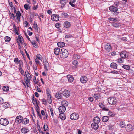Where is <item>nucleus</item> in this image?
<instances>
[{
    "label": "nucleus",
    "instance_id": "64",
    "mask_svg": "<svg viewBox=\"0 0 134 134\" xmlns=\"http://www.w3.org/2000/svg\"><path fill=\"white\" fill-rule=\"evenodd\" d=\"M121 40L123 41H127V39L126 37H123L122 38Z\"/></svg>",
    "mask_w": 134,
    "mask_h": 134
},
{
    "label": "nucleus",
    "instance_id": "13",
    "mask_svg": "<svg viewBox=\"0 0 134 134\" xmlns=\"http://www.w3.org/2000/svg\"><path fill=\"white\" fill-rule=\"evenodd\" d=\"M67 77L69 82H72L73 81V77L71 75H68L67 76Z\"/></svg>",
    "mask_w": 134,
    "mask_h": 134
},
{
    "label": "nucleus",
    "instance_id": "49",
    "mask_svg": "<svg viewBox=\"0 0 134 134\" xmlns=\"http://www.w3.org/2000/svg\"><path fill=\"white\" fill-rule=\"evenodd\" d=\"M48 62L47 61H46L45 62V64H44V67L45 69L47 70V67L48 66Z\"/></svg>",
    "mask_w": 134,
    "mask_h": 134
},
{
    "label": "nucleus",
    "instance_id": "25",
    "mask_svg": "<svg viewBox=\"0 0 134 134\" xmlns=\"http://www.w3.org/2000/svg\"><path fill=\"white\" fill-rule=\"evenodd\" d=\"M108 117L107 116H103L102 118V121L103 122H107L108 120Z\"/></svg>",
    "mask_w": 134,
    "mask_h": 134
},
{
    "label": "nucleus",
    "instance_id": "6",
    "mask_svg": "<svg viewBox=\"0 0 134 134\" xmlns=\"http://www.w3.org/2000/svg\"><path fill=\"white\" fill-rule=\"evenodd\" d=\"M59 16L56 14H53L52 15L51 17V19L54 21H57L59 19Z\"/></svg>",
    "mask_w": 134,
    "mask_h": 134
},
{
    "label": "nucleus",
    "instance_id": "37",
    "mask_svg": "<svg viewBox=\"0 0 134 134\" xmlns=\"http://www.w3.org/2000/svg\"><path fill=\"white\" fill-rule=\"evenodd\" d=\"M2 106L4 108H7L9 105V104L7 102H5V103L3 102L2 104Z\"/></svg>",
    "mask_w": 134,
    "mask_h": 134
},
{
    "label": "nucleus",
    "instance_id": "36",
    "mask_svg": "<svg viewBox=\"0 0 134 134\" xmlns=\"http://www.w3.org/2000/svg\"><path fill=\"white\" fill-rule=\"evenodd\" d=\"M80 57V55L78 54H75L73 55V57L76 59H79Z\"/></svg>",
    "mask_w": 134,
    "mask_h": 134
},
{
    "label": "nucleus",
    "instance_id": "45",
    "mask_svg": "<svg viewBox=\"0 0 134 134\" xmlns=\"http://www.w3.org/2000/svg\"><path fill=\"white\" fill-rule=\"evenodd\" d=\"M10 16L12 19L14 20L15 19V17L14 14L12 13L10 14Z\"/></svg>",
    "mask_w": 134,
    "mask_h": 134
},
{
    "label": "nucleus",
    "instance_id": "14",
    "mask_svg": "<svg viewBox=\"0 0 134 134\" xmlns=\"http://www.w3.org/2000/svg\"><path fill=\"white\" fill-rule=\"evenodd\" d=\"M16 16L17 19L19 21H20V18L21 16V14L20 12L19 11L17 12L16 14Z\"/></svg>",
    "mask_w": 134,
    "mask_h": 134
},
{
    "label": "nucleus",
    "instance_id": "16",
    "mask_svg": "<svg viewBox=\"0 0 134 134\" xmlns=\"http://www.w3.org/2000/svg\"><path fill=\"white\" fill-rule=\"evenodd\" d=\"M92 127L95 130H96L98 128V124L94 123H92L91 125Z\"/></svg>",
    "mask_w": 134,
    "mask_h": 134
},
{
    "label": "nucleus",
    "instance_id": "3",
    "mask_svg": "<svg viewBox=\"0 0 134 134\" xmlns=\"http://www.w3.org/2000/svg\"><path fill=\"white\" fill-rule=\"evenodd\" d=\"M9 123L8 120L6 118H3L0 119V124L2 125L6 126Z\"/></svg>",
    "mask_w": 134,
    "mask_h": 134
},
{
    "label": "nucleus",
    "instance_id": "23",
    "mask_svg": "<svg viewBox=\"0 0 134 134\" xmlns=\"http://www.w3.org/2000/svg\"><path fill=\"white\" fill-rule=\"evenodd\" d=\"M59 116L60 118L62 120H65L66 118L65 115L63 113H60Z\"/></svg>",
    "mask_w": 134,
    "mask_h": 134
},
{
    "label": "nucleus",
    "instance_id": "4",
    "mask_svg": "<svg viewBox=\"0 0 134 134\" xmlns=\"http://www.w3.org/2000/svg\"><path fill=\"white\" fill-rule=\"evenodd\" d=\"M78 118V114L76 113H73L70 115V118L72 120H76Z\"/></svg>",
    "mask_w": 134,
    "mask_h": 134
},
{
    "label": "nucleus",
    "instance_id": "47",
    "mask_svg": "<svg viewBox=\"0 0 134 134\" xmlns=\"http://www.w3.org/2000/svg\"><path fill=\"white\" fill-rule=\"evenodd\" d=\"M36 57L39 60H42V56L40 54H37L36 56Z\"/></svg>",
    "mask_w": 134,
    "mask_h": 134
},
{
    "label": "nucleus",
    "instance_id": "31",
    "mask_svg": "<svg viewBox=\"0 0 134 134\" xmlns=\"http://www.w3.org/2000/svg\"><path fill=\"white\" fill-rule=\"evenodd\" d=\"M56 97L58 99H60L62 97V96L61 93L59 92H57L56 94Z\"/></svg>",
    "mask_w": 134,
    "mask_h": 134
},
{
    "label": "nucleus",
    "instance_id": "57",
    "mask_svg": "<svg viewBox=\"0 0 134 134\" xmlns=\"http://www.w3.org/2000/svg\"><path fill=\"white\" fill-rule=\"evenodd\" d=\"M61 15L64 16L65 18L67 17L68 16V15L66 13H61Z\"/></svg>",
    "mask_w": 134,
    "mask_h": 134
},
{
    "label": "nucleus",
    "instance_id": "54",
    "mask_svg": "<svg viewBox=\"0 0 134 134\" xmlns=\"http://www.w3.org/2000/svg\"><path fill=\"white\" fill-rule=\"evenodd\" d=\"M99 105L100 108H103L105 106V105L101 103H99Z\"/></svg>",
    "mask_w": 134,
    "mask_h": 134
},
{
    "label": "nucleus",
    "instance_id": "38",
    "mask_svg": "<svg viewBox=\"0 0 134 134\" xmlns=\"http://www.w3.org/2000/svg\"><path fill=\"white\" fill-rule=\"evenodd\" d=\"M47 96V100L48 101V103L49 104H51L52 102V99L51 97V95Z\"/></svg>",
    "mask_w": 134,
    "mask_h": 134
},
{
    "label": "nucleus",
    "instance_id": "42",
    "mask_svg": "<svg viewBox=\"0 0 134 134\" xmlns=\"http://www.w3.org/2000/svg\"><path fill=\"white\" fill-rule=\"evenodd\" d=\"M25 83L27 85V87H28V84L29 83L30 79H29L26 78L25 79Z\"/></svg>",
    "mask_w": 134,
    "mask_h": 134
},
{
    "label": "nucleus",
    "instance_id": "52",
    "mask_svg": "<svg viewBox=\"0 0 134 134\" xmlns=\"http://www.w3.org/2000/svg\"><path fill=\"white\" fill-rule=\"evenodd\" d=\"M14 61L17 64H18L19 63V61L17 58H15L14 59Z\"/></svg>",
    "mask_w": 134,
    "mask_h": 134
},
{
    "label": "nucleus",
    "instance_id": "39",
    "mask_svg": "<svg viewBox=\"0 0 134 134\" xmlns=\"http://www.w3.org/2000/svg\"><path fill=\"white\" fill-rule=\"evenodd\" d=\"M120 126L121 128H123L125 126V124L124 122H121L120 124Z\"/></svg>",
    "mask_w": 134,
    "mask_h": 134
},
{
    "label": "nucleus",
    "instance_id": "44",
    "mask_svg": "<svg viewBox=\"0 0 134 134\" xmlns=\"http://www.w3.org/2000/svg\"><path fill=\"white\" fill-rule=\"evenodd\" d=\"M122 67L124 69L127 70L129 69L130 67L129 65H123Z\"/></svg>",
    "mask_w": 134,
    "mask_h": 134
},
{
    "label": "nucleus",
    "instance_id": "48",
    "mask_svg": "<svg viewBox=\"0 0 134 134\" xmlns=\"http://www.w3.org/2000/svg\"><path fill=\"white\" fill-rule=\"evenodd\" d=\"M118 63H122L124 62V60L121 58H119L117 60Z\"/></svg>",
    "mask_w": 134,
    "mask_h": 134
},
{
    "label": "nucleus",
    "instance_id": "58",
    "mask_svg": "<svg viewBox=\"0 0 134 134\" xmlns=\"http://www.w3.org/2000/svg\"><path fill=\"white\" fill-rule=\"evenodd\" d=\"M55 27L57 28H59L60 27V24L59 23H57L55 25Z\"/></svg>",
    "mask_w": 134,
    "mask_h": 134
},
{
    "label": "nucleus",
    "instance_id": "34",
    "mask_svg": "<svg viewBox=\"0 0 134 134\" xmlns=\"http://www.w3.org/2000/svg\"><path fill=\"white\" fill-rule=\"evenodd\" d=\"M93 97L94 98L96 99H99L100 98V96L99 94L96 93L94 94Z\"/></svg>",
    "mask_w": 134,
    "mask_h": 134
},
{
    "label": "nucleus",
    "instance_id": "35",
    "mask_svg": "<svg viewBox=\"0 0 134 134\" xmlns=\"http://www.w3.org/2000/svg\"><path fill=\"white\" fill-rule=\"evenodd\" d=\"M9 87L7 86H4L3 87V90L4 91H7L9 90Z\"/></svg>",
    "mask_w": 134,
    "mask_h": 134
},
{
    "label": "nucleus",
    "instance_id": "32",
    "mask_svg": "<svg viewBox=\"0 0 134 134\" xmlns=\"http://www.w3.org/2000/svg\"><path fill=\"white\" fill-rule=\"evenodd\" d=\"M67 0H60V3L63 5L64 6L67 2Z\"/></svg>",
    "mask_w": 134,
    "mask_h": 134
},
{
    "label": "nucleus",
    "instance_id": "1",
    "mask_svg": "<svg viewBox=\"0 0 134 134\" xmlns=\"http://www.w3.org/2000/svg\"><path fill=\"white\" fill-rule=\"evenodd\" d=\"M68 52L66 49L64 48L61 49L60 56L62 58H65L68 56Z\"/></svg>",
    "mask_w": 134,
    "mask_h": 134
},
{
    "label": "nucleus",
    "instance_id": "12",
    "mask_svg": "<svg viewBox=\"0 0 134 134\" xmlns=\"http://www.w3.org/2000/svg\"><path fill=\"white\" fill-rule=\"evenodd\" d=\"M54 52L55 55H59L61 52L60 49L58 47L56 48L54 50Z\"/></svg>",
    "mask_w": 134,
    "mask_h": 134
},
{
    "label": "nucleus",
    "instance_id": "9",
    "mask_svg": "<svg viewBox=\"0 0 134 134\" xmlns=\"http://www.w3.org/2000/svg\"><path fill=\"white\" fill-rule=\"evenodd\" d=\"M120 55L121 58L124 59L127 58L128 56L127 53L125 51L122 52L120 54Z\"/></svg>",
    "mask_w": 134,
    "mask_h": 134
},
{
    "label": "nucleus",
    "instance_id": "26",
    "mask_svg": "<svg viewBox=\"0 0 134 134\" xmlns=\"http://www.w3.org/2000/svg\"><path fill=\"white\" fill-rule=\"evenodd\" d=\"M61 105L62 106H64L65 107L67 106L68 105V102L66 100L62 101L61 102Z\"/></svg>",
    "mask_w": 134,
    "mask_h": 134
},
{
    "label": "nucleus",
    "instance_id": "2",
    "mask_svg": "<svg viewBox=\"0 0 134 134\" xmlns=\"http://www.w3.org/2000/svg\"><path fill=\"white\" fill-rule=\"evenodd\" d=\"M108 102L109 104L113 105H115L117 103L116 98L113 97H110L108 98Z\"/></svg>",
    "mask_w": 134,
    "mask_h": 134
},
{
    "label": "nucleus",
    "instance_id": "15",
    "mask_svg": "<svg viewBox=\"0 0 134 134\" xmlns=\"http://www.w3.org/2000/svg\"><path fill=\"white\" fill-rule=\"evenodd\" d=\"M109 9L110 11L112 12H115L118 10L117 8L113 6H111L109 7Z\"/></svg>",
    "mask_w": 134,
    "mask_h": 134
},
{
    "label": "nucleus",
    "instance_id": "53",
    "mask_svg": "<svg viewBox=\"0 0 134 134\" xmlns=\"http://www.w3.org/2000/svg\"><path fill=\"white\" fill-rule=\"evenodd\" d=\"M36 111L37 112V114L39 116V118L40 119L41 118V115L40 114V113L39 112V111L38 110V109L37 108L36 109Z\"/></svg>",
    "mask_w": 134,
    "mask_h": 134
},
{
    "label": "nucleus",
    "instance_id": "30",
    "mask_svg": "<svg viewBox=\"0 0 134 134\" xmlns=\"http://www.w3.org/2000/svg\"><path fill=\"white\" fill-rule=\"evenodd\" d=\"M108 115L111 117H114L115 115L114 113L110 111H109L108 113Z\"/></svg>",
    "mask_w": 134,
    "mask_h": 134
},
{
    "label": "nucleus",
    "instance_id": "21",
    "mask_svg": "<svg viewBox=\"0 0 134 134\" xmlns=\"http://www.w3.org/2000/svg\"><path fill=\"white\" fill-rule=\"evenodd\" d=\"M64 25L65 27L66 28H68L70 27L71 25L70 22L66 21L64 23Z\"/></svg>",
    "mask_w": 134,
    "mask_h": 134
},
{
    "label": "nucleus",
    "instance_id": "11",
    "mask_svg": "<svg viewBox=\"0 0 134 134\" xmlns=\"http://www.w3.org/2000/svg\"><path fill=\"white\" fill-rule=\"evenodd\" d=\"M64 96L66 97H68L70 94V92L69 91L65 90L63 91V93Z\"/></svg>",
    "mask_w": 134,
    "mask_h": 134
},
{
    "label": "nucleus",
    "instance_id": "28",
    "mask_svg": "<svg viewBox=\"0 0 134 134\" xmlns=\"http://www.w3.org/2000/svg\"><path fill=\"white\" fill-rule=\"evenodd\" d=\"M29 130L27 129H26L25 127H23L21 129V132L23 133H27Z\"/></svg>",
    "mask_w": 134,
    "mask_h": 134
},
{
    "label": "nucleus",
    "instance_id": "40",
    "mask_svg": "<svg viewBox=\"0 0 134 134\" xmlns=\"http://www.w3.org/2000/svg\"><path fill=\"white\" fill-rule=\"evenodd\" d=\"M5 40L6 42H9L11 40L10 38L8 36H6L5 37Z\"/></svg>",
    "mask_w": 134,
    "mask_h": 134
},
{
    "label": "nucleus",
    "instance_id": "27",
    "mask_svg": "<svg viewBox=\"0 0 134 134\" xmlns=\"http://www.w3.org/2000/svg\"><path fill=\"white\" fill-rule=\"evenodd\" d=\"M29 120L27 118H25L23 119L22 123L24 124H26L29 122Z\"/></svg>",
    "mask_w": 134,
    "mask_h": 134
},
{
    "label": "nucleus",
    "instance_id": "20",
    "mask_svg": "<svg viewBox=\"0 0 134 134\" xmlns=\"http://www.w3.org/2000/svg\"><path fill=\"white\" fill-rule=\"evenodd\" d=\"M108 20L110 21H118V19L117 18H112L110 17L108 18Z\"/></svg>",
    "mask_w": 134,
    "mask_h": 134
},
{
    "label": "nucleus",
    "instance_id": "29",
    "mask_svg": "<svg viewBox=\"0 0 134 134\" xmlns=\"http://www.w3.org/2000/svg\"><path fill=\"white\" fill-rule=\"evenodd\" d=\"M23 40V39L22 38V36L21 35H19L18 36V38L17 39V42L18 44L19 43V41L20 43H22V40Z\"/></svg>",
    "mask_w": 134,
    "mask_h": 134
},
{
    "label": "nucleus",
    "instance_id": "18",
    "mask_svg": "<svg viewBox=\"0 0 134 134\" xmlns=\"http://www.w3.org/2000/svg\"><path fill=\"white\" fill-rule=\"evenodd\" d=\"M100 121V118L98 116H96L94 117L93 119V121L94 123L98 124Z\"/></svg>",
    "mask_w": 134,
    "mask_h": 134
},
{
    "label": "nucleus",
    "instance_id": "59",
    "mask_svg": "<svg viewBox=\"0 0 134 134\" xmlns=\"http://www.w3.org/2000/svg\"><path fill=\"white\" fill-rule=\"evenodd\" d=\"M19 69V70L20 71L21 74H22L24 73V71L22 69L21 66L20 67Z\"/></svg>",
    "mask_w": 134,
    "mask_h": 134
},
{
    "label": "nucleus",
    "instance_id": "55",
    "mask_svg": "<svg viewBox=\"0 0 134 134\" xmlns=\"http://www.w3.org/2000/svg\"><path fill=\"white\" fill-rule=\"evenodd\" d=\"M29 6H30V5L29 4H25L24 5V7L25 9L26 10H28V7H29Z\"/></svg>",
    "mask_w": 134,
    "mask_h": 134
},
{
    "label": "nucleus",
    "instance_id": "10",
    "mask_svg": "<svg viewBox=\"0 0 134 134\" xmlns=\"http://www.w3.org/2000/svg\"><path fill=\"white\" fill-rule=\"evenodd\" d=\"M64 106L62 105L60 106L58 108V110L59 112L63 113L66 110V108Z\"/></svg>",
    "mask_w": 134,
    "mask_h": 134
},
{
    "label": "nucleus",
    "instance_id": "19",
    "mask_svg": "<svg viewBox=\"0 0 134 134\" xmlns=\"http://www.w3.org/2000/svg\"><path fill=\"white\" fill-rule=\"evenodd\" d=\"M112 25L114 27H119L120 26V23L115 22H113L112 23Z\"/></svg>",
    "mask_w": 134,
    "mask_h": 134
},
{
    "label": "nucleus",
    "instance_id": "56",
    "mask_svg": "<svg viewBox=\"0 0 134 134\" xmlns=\"http://www.w3.org/2000/svg\"><path fill=\"white\" fill-rule=\"evenodd\" d=\"M78 62L77 61L75 60L72 62V64L75 66H76L78 64Z\"/></svg>",
    "mask_w": 134,
    "mask_h": 134
},
{
    "label": "nucleus",
    "instance_id": "41",
    "mask_svg": "<svg viewBox=\"0 0 134 134\" xmlns=\"http://www.w3.org/2000/svg\"><path fill=\"white\" fill-rule=\"evenodd\" d=\"M46 92L47 96H48L51 95L50 93H51V91L50 89L49 88H47L46 90Z\"/></svg>",
    "mask_w": 134,
    "mask_h": 134
},
{
    "label": "nucleus",
    "instance_id": "7",
    "mask_svg": "<svg viewBox=\"0 0 134 134\" xmlns=\"http://www.w3.org/2000/svg\"><path fill=\"white\" fill-rule=\"evenodd\" d=\"M23 117L20 115L16 117L15 119V122L17 123H20L22 122Z\"/></svg>",
    "mask_w": 134,
    "mask_h": 134
},
{
    "label": "nucleus",
    "instance_id": "46",
    "mask_svg": "<svg viewBox=\"0 0 134 134\" xmlns=\"http://www.w3.org/2000/svg\"><path fill=\"white\" fill-rule=\"evenodd\" d=\"M30 42L36 48L37 47V45L36 43V42L35 41H34L33 42L31 41H30Z\"/></svg>",
    "mask_w": 134,
    "mask_h": 134
},
{
    "label": "nucleus",
    "instance_id": "63",
    "mask_svg": "<svg viewBox=\"0 0 134 134\" xmlns=\"http://www.w3.org/2000/svg\"><path fill=\"white\" fill-rule=\"evenodd\" d=\"M24 23L25 24V27H27L28 26L29 23L27 21H25Z\"/></svg>",
    "mask_w": 134,
    "mask_h": 134
},
{
    "label": "nucleus",
    "instance_id": "17",
    "mask_svg": "<svg viewBox=\"0 0 134 134\" xmlns=\"http://www.w3.org/2000/svg\"><path fill=\"white\" fill-rule=\"evenodd\" d=\"M132 126L130 124H128L127 126L125 127L126 130L127 131H131L132 130Z\"/></svg>",
    "mask_w": 134,
    "mask_h": 134
},
{
    "label": "nucleus",
    "instance_id": "61",
    "mask_svg": "<svg viewBox=\"0 0 134 134\" xmlns=\"http://www.w3.org/2000/svg\"><path fill=\"white\" fill-rule=\"evenodd\" d=\"M102 109L103 110H104L105 111H109V110L108 109V108H107L106 107H105V106H104V107L103 108H102Z\"/></svg>",
    "mask_w": 134,
    "mask_h": 134
},
{
    "label": "nucleus",
    "instance_id": "43",
    "mask_svg": "<svg viewBox=\"0 0 134 134\" xmlns=\"http://www.w3.org/2000/svg\"><path fill=\"white\" fill-rule=\"evenodd\" d=\"M43 128L45 131H46L48 130V125L46 124H45L43 127Z\"/></svg>",
    "mask_w": 134,
    "mask_h": 134
},
{
    "label": "nucleus",
    "instance_id": "62",
    "mask_svg": "<svg viewBox=\"0 0 134 134\" xmlns=\"http://www.w3.org/2000/svg\"><path fill=\"white\" fill-rule=\"evenodd\" d=\"M38 5H37L36 6H34L33 7L32 9L34 10H36L37 9V8H38Z\"/></svg>",
    "mask_w": 134,
    "mask_h": 134
},
{
    "label": "nucleus",
    "instance_id": "8",
    "mask_svg": "<svg viewBox=\"0 0 134 134\" xmlns=\"http://www.w3.org/2000/svg\"><path fill=\"white\" fill-rule=\"evenodd\" d=\"M80 81L82 83H85L87 82L88 79L86 76H83L81 77Z\"/></svg>",
    "mask_w": 134,
    "mask_h": 134
},
{
    "label": "nucleus",
    "instance_id": "5",
    "mask_svg": "<svg viewBox=\"0 0 134 134\" xmlns=\"http://www.w3.org/2000/svg\"><path fill=\"white\" fill-rule=\"evenodd\" d=\"M104 49L107 52H109L111 49L112 47L110 44L108 43L104 46Z\"/></svg>",
    "mask_w": 134,
    "mask_h": 134
},
{
    "label": "nucleus",
    "instance_id": "22",
    "mask_svg": "<svg viewBox=\"0 0 134 134\" xmlns=\"http://www.w3.org/2000/svg\"><path fill=\"white\" fill-rule=\"evenodd\" d=\"M57 45L60 47H63L65 46V43L63 42H60L57 43Z\"/></svg>",
    "mask_w": 134,
    "mask_h": 134
},
{
    "label": "nucleus",
    "instance_id": "50",
    "mask_svg": "<svg viewBox=\"0 0 134 134\" xmlns=\"http://www.w3.org/2000/svg\"><path fill=\"white\" fill-rule=\"evenodd\" d=\"M32 101L34 104H36L37 106L38 107H39V106H38V104L37 103V100L36 99L34 100V99H33V100H32Z\"/></svg>",
    "mask_w": 134,
    "mask_h": 134
},
{
    "label": "nucleus",
    "instance_id": "51",
    "mask_svg": "<svg viewBox=\"0 0 134 134\" xmlns=\"http://www.w3.org/2000/svg\"><path fill=\"white\" fill-rule=\"evenodd\" d=\"M50 111L51 114V116L52 117H53L54 113L53 110L51 108H50Z\"/></svg>",
    "mask_w": 134,
    "mask_h": 134
},
{
    "label": "nucleus",
    "instance_id": "24",
    "mask_svg": "<svg viewBox=\"0 0 134 134\" xmlns=\"http://www.w3.org/2000/svg\"><path fill=\"white\" fill-rule=\"evenodd\" d=\"M110 67L116 69L117 68V65L116 63H112L111 64Z\"/></svg>",
    "mask_w": 134,
    "mask_h": 134
},
{
    "label": "nucleus",
    "instance_id": "60",
    "mask_svg": "<svg viewBox=\"0 0 134 134\" xmlns=\"http://www.w3.org/2000/svg\"><path fill=\"white\" fill-rule=\"evenodd\" d=\"M34 28L36 30H38V26L36 23V24H34Z\"/></svg>",
    "mask_w": 134,
    "mask_h": 134
},
{
    "label": "nucleus",
    "instance_id": "33",
    "mask_svg": "<svg viewBox=\"0 0 134 134\" xmlns=\"http://www.w3.org/2000/svg\"><path fill=\"white\" fill-rule=\"evenodd\" d=\"M25 74L26 75V78L29 79H31V76L30 74L27 71V72H25Z\"/></svg>",
    "mask_w": 134,
    "mask_h": 134
}]
</instances>
